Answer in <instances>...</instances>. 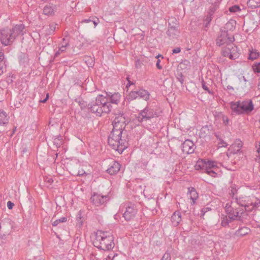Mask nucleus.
Returning <instances> with one entry per match:
<instances>
[{
  "mask_svg": "<svg viewBox=\"0 0 260 260\" xmlns=\"http://www.w3.org/2000/svg\"><path fill=\"white\" fill-rule=\"evenodd\" d=\"M233 23L235 24L236 23H235V22H234V21H233V20L229 21L225 24L226 28H229L230 29H232L234 27Z\"/></svg>",
  "mask_w": 260,
  "mask_h": 260,
  "instance_id": "obj_45",
  "label": "nucleus"
},
{
  "mask_svg": "<svg viewBox=\"0 0 260 260\" xmlns=\"http://www.w3.org/2000/svg\"><path fill=\"white\" fill-rule=\"evenodd\" d=\"M207 129V127H203L202 129H201V132H205V130Z\"/></svg>",
  "mask_w": 260,
  "mask_h": 260,
  "instance_id": "obj_63",
  "label": "nucleus"
},
{
  "mask_svg": "<svg viewBox=\"0 0 260 260\" xmlns=\"http://www.w3.org/2000/svg\"><path fill=\"white\" fill-rule=\"evenodd\" d=\"M66 49L67 48H65L63 46H60L58 50L55 53L54 56L57 57L61 53L66 51Z\"/></svg>",
  "mask_w": 260,
  "mask_h": 260,
  "instance_id": "obj_40",
  "label": "nucleus"
},
{
  "mask_svg": "<svg viewBox=\"0 0 260 260\" xmlns=\"http://www.w3.org/2000/svg\"><path fill=\"white\" fill-rule=\"evenodd\" d=\"M212 13H209V14L206 16V18L204 20V26L205 28H208V25L212 20Z\"/></svg>",
  "mask_w": 260,
  "mask_h": 260,
  "instance_id": "obj_32",
  "label": "nucleus"
},
{
  "mask_svg": "<svg viewBox=\"0 0 260 260\" xmlns=\"http://www.w3.org/2000/svg\"><path fill=\"white\" fill-rule=\"evenodd\" d=\"M233 112L237 114H248L253 110V105L251 100L232 102L230 103Z\"/></svg>",
  "mask_w": 260,
  "mask_h": 260,
  "instance_id": "obj_6",
  "label": "nucleus"
},
{
  "mask_svg": "<svg viewBox=\"0 0 260 260\" xmlns=\"http://www.w3.org/2000/svg\"><path fill=\"white\" fill-rule=\"evenodd\" d=\"M57 23H51L48 25L43 27L42 30L45 37L49 36L54 34L56 29Z\"/></svg>",
  "mask_w": 260,
  "mask_h": 260,
  "instance_id": "obj_15",
  "label": "nucleus"
},
{
  "mask_svg": "<svg viewBox=\"0 0 260 260\" xmlns=\"http://www.w3.org/2000/svg\"><path fill=\"white\" fill-rule=\"evenodd\" d=\"M138 95L137 91H132L127 95V100L129 102L136 100L139 98Z\"/></svg>",
  "mask_w": 260,
  "mask_h": 260,
  "instance_id": "obj_28",
  "label": "nucleus"
},
{
  "mask_svg": "<svg viewBox=\"0 0 260 260\" xmlns=\"http://www.w3.org/2000/svg\"><path fill=\"white\" fill-rule=\"evenodd\" d=\"M126 79L128 81V83L126 85V87H128V86H130L131 85H133L134 84V83L133 82L129 80V78L128 77L126 78Z\"/></svg>",
  "mask_w": 260,
  "mask_h": 260,
  "instance_id": "obj_54",
  "label": "nucleus"
},
{
  "mask_svg": "<svg viewBox=\"0 0 260 260\" xmlns=\"http://www.w3.org/2000/svg\"><path fill=\"white\" fill-rule=\"evenodd\" d=\"M250 230L247 227L243 226L235 232V235L237 236H243L248 234Z\"/></svg>",
  "mask_w": 260,
  "mask_h": 260,
  "instance_id": "obj_25",
  "label": "nucleus"
},
{
  "mask_svg": "<svg viewBox=\"0 0 260 260\" xmlns=\"http://www.w3.org/2000/svg\"><path fill=\"white\" fill-rule=\"evenodd\" d=\"M216 9L215 8V7H214L213 8H211L210 9V12L211 13H212V15L213 14V13L214 12V11H215Z\"/></svg>",
  "mask_w": 260,
  "mask_h": 260,
  "instance_id": "obj_58",
  "label": "nucleus"
},
{
  "mask_svg": "<svg viewBox=\"0 0 260 260\" xmlns=\"http://www.w3.org/2000/svg\"><path fill=\"white\" fill-rule=\"evenodd\" d=\"M53 143L57 148L59 147L62 144V137L59 136L56 138H55L53 140Z\"/></svg>",
  "mask_w": 260,
  "mask_h": 260,
  "instance_id": "obj_33",
  "label": "nucleus"
},
{
  "mask_svg": "<svg viewBox=\"0 0 260 260\" xmlns=\"http://www.w3.org/2000/svg\"><path fill=\"white\" fill-rule=\"evenodd\" d=\"M243 146V143L240 139H237L234 144L231 146L232 152L234 153H237L240 152L241 148Z\"/></svg>",
  "mask_w": 260,
  "mask_h": 260,
  "instance_id": "obj_19",
  "label": "nucleus"
},
{
  "mask_svg": "<svg viewBox=\"0 0 260 260\" xmlns=\"http://www.w3.org/2000/svg\"><path fill=\"white\" fill-rule=\"evenodd\" d=\"M226 88L228 90H234V88L232 86L228 85Z\"/></svg>",
  "mask_w": 260,
  "mask_h": 260,
  "instance_id": "obj_59",
  "label": "nucleus"
},
{
  "mask_svg": "<svg viewBox=\"0 0 260 260\" xmlns=\"http://www.w3.org/2000/svg\"><path fill=\"white\" fill-rule=\"evenodd\" d=\"M158 116V112L151 106H146L138 114L137 118L139 122L146 121Z\"/></svg>",
  "mask_w": 260,
  "mask_h": 260,
  "instance_id": "obj_7",
  "label": "nucleus"
},
{
  "mask_svg": "<svg viewBox=\"0 0 260 260\" xmlns=\"http://www.w3.org/2000/svg\"><path fill=\"white\" fill-rule=\"evenodd\" d=\"M194 144L189 139L186 140L181 145L182 151L187 154H191L194 151Z\"/></svg>",
  "mask_w": 260,
  "mask_h": 260,
  "instance_id": "obj_13",
  "label": "nucleus"
},
{
  "mask_svg": "<svg viewBox=\"0 0 260 260\" xmlns=\"http://www.w3.org/2000/svg\"><path fill=\"white\" fill-rule=\"evenodd\" d=\"M237 189H236L235 185L231 186L230 190L229 191V194L232 198V200H234V198L238 197L237 196Z\"/></svg>",
  "mask_w": 260,
  "mask_h": 260,
  "instance_id": "obj_30",
  "label": "nucleus"
},
{
  "mask_svg": "<svg viewBox=\"0 0 260 260\" xmlns=\"http://www.w3.org/2000/svg\"><path fill=\"white\" fill-rule=\"evenodd\" d=\"M194 167L197 170H205L206 171L207 168L206 160L204 159L199 160L197 162Z\"/></svg>",
  "mask_w": 260,
  "mask_h": 260,
  "instance_id": "obj_22",
  "label": "nucleus"
},
{
  "mask_svg": "<svg viewBox=\"0 0 260 260\" xmlns=\"http://www.w3.org/2000/svg\"><path fill=\"white\" fill-rule=\"evenodd\" d=\"M91 202L96 206L103 205L109 200L108 196H103L98 193L94 192L90 198Z\"/></svg>",
  "mask_w": 260,
  "mask_h": 260,
  "instance_id": "obj_12",
  "label": "nucleus"
},
{
  "mask_svg": "<svg viewBox=\"0 0 260 260\" xmlns=\"http://www.w3.org/2000/svg\"><path fill=\"white\" fill-rule=\"evenodd\" d=\"M79 104L82 109H85L88 106V105L87 104L86 102H84V101H80Z\"/></svg>",
  "mask_w": 260,
  "mask_h": 260,
  "instance_id": "obj_46",
  "label": "nucleus"
},
{
  "mask_svg": "<svg viewBox=\"0 0 260 260\" xmlns=\"http://www.w3.org/2000/svg\"><path fill=\"white\" fill-rule=\"evenodd\" d=\"M60 46H63L65 48L69 46V41L66 38H63L62 42L60 44Z\"/></svg>",
  "mask_w": 260,
  "mask_h": 260,
  "instance_id": "obj_43",
  "label": "nucleus"
},
{
  "mask_svg": "<svg viewBox=\"0 0 260 260\" xmlns=\"http://www.w3.org/2000/svg\"><path fill=\"white\" fill-rule=\"evenodd\" d=\"M67 220V218L66 217H62L60 219H56L53 221L52 223L54 226H57L59 223L65 222Z\"/></svg>",
  "mask_w": 260,
  "mask_h": 260,
  "instance_id": "obj_36",
  "label": "nucleus"
},
{
  "mask_svg": "<svg viewBox=\"0 0 260 260\" xmlns=\"http://www.w3.org/2000/svg\"><path fill=\"white\" fill-rule=\"evenodd\" d=\"M207 164V168L206 171L208 170V169H217V166L216 162L213 161L208 160L206 161Z\"/></svg>",
  "mask_w": 260,
  "mask_h": 260,
  "instance_id": "obj_34",
  "label": "nucleus"
},
{
  "mask_svg": "<svg viewBox=\"0 0 260 260\" xmlns=\"http://www.w3.org/2000/svg\"><path fill=\"white\" fill-rule=\"evenodd\" d=\"M25 26L23 24H17L12 29L8 27L0 30V41L5 46L12 44L16 37L20 35H23V30Z\"/></svg>",
  "mask_w": 260,
  "mask_h": 260,
  "instance_id": "obj_5",
  "label": "nucleus"
},
{
  "mask_svg": "<svg viewBox=\"0 0 260 260\" xmlns=\"http://www.w3.org/2000/svg\"><path fill=\"white\" fill-rule=\"evenodd\" d=\"M169 22V27L167 31V34L170 39H174L178 36L179 32L178 30V24L174 21L176 20L175 18L171 19Z\"/></svg>",
  "mask_w": 260,
  "mask_h": 260,
  "instance_id": "obj_10",
  "label": "nucleus"
},
{
  "mask_svg": "<svg viewBox=\"0 0 260 260\" xmlns=\"http://www.w3.org/2000/svg\"><path fill=\"white\" fill-rule=\"evenodd\" d=\"M137 213V209L135 204L128 203L126 210L123 214V216L126 221H129L133 219Z\"/></svg>",
  "mask_w": 260,
  "mask_h": 260,
  "instance_id": "obj_11",
  "label": "nucleus"
},
{
  "mask_svg": "<svg viewBox=\"0 0 260 260\" xmlns=\"http://www.w3.org/2000/svg\"><path fill=\"white\" fill-rule=\"evenodd\" d=\"M95 26H96L99 22V19L97 18L96 20H91Z\"/></svg>",
  "mask_w": 260,
  "mask_h": 260,
  "instance_id": "obj_55",
  "label": "nucleus"
},
{
  "mask_svg": "<svg viewBox=\"0 0 260 260\" xmlns=\"http://www.w3.org/2000/svg\"><path fill=\"white\" fill-rule=\"evenodd\" d=\"M160 260H171V252L169 250H167Z\"/></svg>",
  "mask_w": 260,
  "mask_h": 260,
  "instance_id": "obj_38",
  "label": "nucleus"
},
{
  "mask_svg": "<svg viewBox=\"0 0 260 260\" xmlns=\"http://www.w3.org/2000/svg\"><path fill=\"white\" fill-rule=\"evenodd\" d=\"M54 13L53 8L49 5H46L43 9V14L46 15H52Z\"/></svg>",
  "mask_w": 260,
  "mask_h": 260,
  "instance_id": "obj_27",
  "label": "nucleus"
},
{
  "mask_svg": "<svg viewBox=\"0 0 260 260\" xmlns=\"http://www.w3.org/2000/svg\"><path fill=\"white\" fill-rule=\"evenodd\" d=\"M208 175L211 176L212 177H215L217 176V173L215 172L214 170L209 169L205 171Z\"/></svg>",
  "mask_w": 260,
  "mask_h": 260,
  "instance_id": "obj_42",
  "label": "nucleus"
},
{
  "mask_svg": "<svg viewBox=\"0 0 260 260\" xmlns=\"http://www.w3.org/2000/svg\"><path fill=\"white\" fill-rule=\"evenodd\" d=\"M14 206V204L11 201L7 202V207L9 209H12Z\"/></svg>",
  "mask_w": 260,
  "mask_h": 260,
  "instance_id": "obj_48",
  "label": "nucleus"
},
{
  "mask_svg": "<svg viewBox=\"0 0 260 260\" xmlns=\"http://www.w3.org/2000/svg\"><path fill=\"white\" fill-rule=\"evenodd\" d=\"M233 220H239V219H233L230 218L229 217V215L228 214V217L223 218L221 221V225L223 226H226L229 225V223H230Z\"/></svg>",
  "mask_w": 260,
  "mask_h": 260,
  "instance_id": "obj_31",
  "label": "nucleus"
},
{
  "mask_svg": "<svg viewBox=\"0 0 260 260\" xmlns=\"http://www.w3.org/2000/svg\"><path fill=\"white\" fill-rule=\"evenodd\" d=\"M240 10L239 7L237 5H235V6H232L229 8V11L231 12H236Z\"/></svg>",
  "mask_w": 260,
  "mask_h": 260,
  "instance_id": "obj_44",
  "label": "nucleus"
},
{
  "mask_svg": "<svg viewBox=\"0 0 260 260\" xmlns=\"http://www.w3.org/2000/svg\"><path fill=\"white\" fill-rule=\"evenodd\" d=\"M188 193H189V198L192 200L191 204H194L196 200L198 198V193L196 189L193 187L188 188Z\"/></svg>",
  "mask_w": 260,
  "mask_h": 260,
  "instance_id": "obj_21",
  "label": "nucleus"
},
{
  "mask_svg": "<svg viewBox=\"0 0 260 260\" xmlns=\"http://www.w3.org/2000/svg\"><path fill=\"white\" fill-rule=\"evenodd\" d=\"M120 167L121 165L118 162L113 161L111 164L110 168L107 170V172L110 175H115L119 171Z\"/></svg>",
  "mask_w": 260,
  "mask_h": 260,
  "instance_id": "obj_16",
  "label": "nucleus"
},
{
  "mask_svg": "<svg viewBox=\"0 0 260 260\" xmlns=\"http://www.w3.org/2000/svg\"><path fill=\"white\" fill-rule=\"evenodd\" d=\"M244 210V212H251L260 206V200L254 196H248L246 201Z\"/></svg>",
  "mask_w": 260,
  "mask_h": 260,
  "instance_id": "obj_9",
  "label": "nucleus"
},
{
  "mask_svg": "<svg viewBox=\"0 0 260 260\" xmlns=\"http://www.w3.org/2000/svg\"><path fill=\"white\" fill-rule=\"evenodd\" d=\"M181 51V49L179 47L174 48L173 50V53H178Z\"/></svg>",
  "mask_w": 260,
  "mask_h": 260,
  "instance_id": "obj_52",
  "label": "nucleus"
},
{
  "mask_svg": "<svg viewBox=\"0 0 260 260\" xmlns=\"http://www.w3.org/2000/svg\"><path fill=\"white\" fill-rule=\"evenodd\" d=\"M48 97H49V95H48V93L46 95V97L45 99H44L43 100H42L40 102H42V103H46V101H47L48 99Z\"/></svg>",
  "mask_w": 260,
  "mask_h": 260,
  "instance_id": "obj_56",
  "label": "nucleus"
},
{
  "mask_svg": "<svg viewBox=\"0 0 260 260\" xmlns=\"http://www.w3.org/2000/svg\"><path fill=\"white\" fill-rule=\"evenodd\" d=\"M91 21V20L89 19H84L82 21V22H86V23H88L89 22H90Z\"/></svg>",
  "mask_w": 260,
  "mask_h": 260,
  "instance_id": "obj_60",
  "label": "nucleus"
},
{
  "mask_svg": "<svg viewBox=\"0 0 260 260\" xmlns=\"http://www.w3.org/2000/svg\"><path fill=\"white\" fill-rule=\"evenodd\" d=\"M220 144H222V146L223 147H226L227 146V144L225 142H224L223 140L221 141Z\"/></svg>",
  "mask_w": 260,
  "mask_h": 260,
  "instance_id": "obj_57",
  "label": "nucleus"
},
{
  "mask_svg": "<svg viewBox=\"0 0 260 260\" xmlns=\"http://www.w3.org/2000/svg\"><path fill=\"white\" fill-rule=\"evenodd\" d=\"M89 59H90V60L91 61V62L89 63V65L88 66H91V65L92 64V63H93V60H92V58H89Z\"/></svg>",
  "mask_w": 260,
  "mask_h": 260,
  "instance_id": "obj_62",
  "label": "nucleus"
},
{
  "mask_svg": "<svg viewBox=\"0 0 260 260\" xmlns=\"http://www.w3.org/2000/svg\"><path fill=\"white\" fill-rule=\"evenodd\" d=\"M6 62L3 49L0 48V76L6 71Z\"/></svg>",
  "mask_w": 260,
  "mask_h": 260,
  "instance_id": "obj_18",
  "label": "nucleus"
},
{
  "mask_svg": "<svg viewBox=\"0 0 260 260\" xmlns=\"http://www.w3.org/2000/svg\"><path fill=\"white\" fill-rule=\"evenodd\" d=\"M107 99H108V102L110 103V104H114L117 105L121 98V95L120 93L118 92H115L113 94H112L111 93H107Z\"/></svg>",
  "mask_w": 260,
  "mask_h": 260,
  "instance_id": "obj_14",
  "label": "nucleus"
},
{
  "mask_svg": "<svg viewBox=\"0 0 260 260\" xmlns=\"http://www.w3.org/2000/svg\"><path fill=\"white\" fill-rule=\"evenodd\" d=\"M222 120L223 121V123L225 124V125H227L228 124V122H229V119L228 118V117L225 116H222Z\"/></svg>",
  "mask_w": 260,
  "mask_h": 260,
  "instance_id": "obj_51",
  "label": "nucleus"
},
{
  "mask_svg": "<svg viewBox=\"0 0 260 260\" xmlns=\"http://www.w3.org/2000/svg\"><path fill=\"white\" fill-rule=\"evenodd\" d=\"M230 50H231V53L230 55V58L232 60H235L239 57V55L240 54L239 52V50L237 46L234 45L232 43L231 44V46H230Z\"/></svg>",
  "mask_w": 260,
  "mask_h": 260,
  "instance_id": "obj_20",
  "label": "nucleus"
},
{
  "mask_svg": "<svg viewBox=\"0 0 260 260\" xmlns=\"http://www.w3.org/2000/svg\"><path fill=\"white\" fill-rule=\"evenodd\" d=\"M209 210H211L210 208H203L201 210V216H203L205 215V213L207 212V211H209Z\"/></svg>",
  "mask_w": 260,
  "mask_h": 260,
  "instance_id": "obj_47",
  "label": "nucleus"
},
{
  "mask_svg": "<svg viewBox=\"0 0 260 260\" xmlns=\"http://www.w3.org/2000/svg\"><path fill=\"white\" fill-rule=\"evenodd\" d=\"M160 60L159 59H158L156 61V66L157 68L159 70H161L162 68V66L160 64Z\"/></svg>",
  "mask_w": 260,
  "mask_h": 260,
  "instance_id": "obj_50",
  "label": "nucleus"
},
{
  "mask_svg": "<svg viewBox=\"0 0 260 260\" xmlns=\"http://www.w3.org/2000/svg\"><path fill=\"white\" fill-rule=\"evenodd\" d=\"M111 104L108 102L107 96L99 94L95 100L88 104V109L92 113L97 116H101L102 113H109L112 109Z\"/></svg>",
  "mask_w": 260,
  "mask_h": 260,
  "instance_id": "obj_3",
  "label": "nucleus"
},
{
  "mask_svg": "<svg viewBox=\"0 0 260 260\" xmlns=\"http://www.w3.org/2000/svg\"><path fill=\"white\" fill-rule=\"evenodd\" d=\"M231 51L230 46H227L222 50V54L225 57H229L230 58V55L231 53Z\"/></svg>",
  "mask_w": 260,
  "mask_h": 260,
  "instance_id": "obj_35",
  "label": "nucleus"
},
{
  "mask_svg": "<svg viewBox=\"0 0 260 260\" xmlns=\"http://www.w3.org/2000/svg\"><path fill=\"white\" fill-rule=\"evenodd\" d=\"M247 6L252 9L258 7L260 6V0H248Z\"/></svg>",
  "mask_w": 260,
  "mask_h": 260,
  "instance_id": "obj_26",
  "label": "nucleus"
},
{
  "mask_svg": "<svg viewBox=\"0 0 260 260\" xmlns=\"http://www.w3.org/2000/svg\"><path fill=\"white\" fill-rule=\"evenodd\" d=\"M234 41V37L233 35L230 36L228 30H221L220 36H218L216 40V44L219 46L225 44L226 46H231V44Z\"/></svg>",
  "mask_w": 260,
  "mask_h": 260,
  "instance_id": "obj_8",
  "label": "nucleus"
},
{
  "mask_svg": "<svg viewBox=\"0 0 260 260\" xmlns=\"http://www.w3.org/2000/svg\"><path fill=\"white\" fill-rule=\"evenodd\" d=\"M202 88L206 91L208 92V93L211 95L214 94V91L212 90H210L209 88L207 87V86L206 84V82L204 81L203 79L202 80Z\"/></svg>",
  "mask_w": 260,
  "mask_h": 260,
  "instance_id": "obj_37",
  "label": "nucleus"
},
{
  "mask_svg": "<svg viewBox=\"0 0 260 260\" xmlns=\"http://www.w3.org/2000/svg\"><path fill=\"white\" fill-rule=\"evenodd\" d=\"M135 66L137 68H140L141 67V62L140 59H137L135 62Z\"/></svg>",
  "mask_w": 260,
  "mask_h": 260,
  "instance_id": "obj_49",
  "label": "nucleus"
},
{
  "mask_svg": "<svg viewBox=\"0 0 260 260\" xmlns=\"http://www.w3.org/2000/svg\"><path fill=\"white\" fill-rule=\"evenodd\" d=\"M137 91L139 94V98H142L146 101L149 99L150 94L147 90L143 89H140L139 90H137Z\"/></svg>",
  "mask_w": 260,
  "mask_h": 260,
  "instance_id": "obj_23",
  "label": "nucleus"
},
{
  "mask_svg": "<svg viewBox=\"0 0 260 260\" xmlns=\"http://www.w3.org/2000/svg\"><path fill=\"white\" fill-rule=\"evenodd\" d=\"M117 255H117V254H114V255H113V256H112L111 260H114V259L115 257V256H117Z\"/></svg>",
  "mask_w": 260,
  "mask_h": 260,
  "instance_id": "obj_64",
  "label": "nucleus"
},
{
  "mask_svg": "<svg viewBox=\"0 0 260 260\" xmlns=\"http://www.w3.org/2000/svg\"><path fill=\"white\" fill-rule=\"evenodd\" d=\"M259 55V53L256 50H249V54L248 59L251 60H254L257 58Z\"/></svg>",
  "mask_w": 260,
  "mask_h": 260,
  "instance_id": "obj_29",
  "label": "nucleus"
},
{
  "mask_svg": "<svg viewBox=\"0 0 260 260\" xmlns=\"http://www.w3.org/2000/svg\"><path fill=\"white\" fill-rule=\"evenodd\" d=\"M159 57H161L162 58H164L163 56L162 55L159 54L156 56V58L158 59Z\"/></svg>",
  "mask_w": 260,
  "mask_h": 260,
  "instance_id": "obj_61",
  "label": "nucleus"
},
{
  "mask_svg": "<svg viewBox=\"0 0 260 260\" xmlns=\"http://www.w3.org/2000/svg\"><path fill=\"white\" fill-rule=\"evenodd\" d=\"M115 115L113 129L108 137V142L110 146L120 154L127 147V134L125 127L129 120L122 112L116 113Z\"/></svg>",
  "mask_w": 260,
  "mask_h": 260,
  "instance_id": "obj_1",
  "label": "nucleus"
},
{
  "mask_svg": "<svg viewBox=\"0 0 260 260\" xmlns=\"http://www.w3.org/2000/svg\"><path fill=\"white\" fill-rule=\"evenodd\" d=\"M252 69H253V71L255 73H260V62L255 63L252 66Z\"/></svg>",
  "mask_w": 260,
  "mask_h": 260,
  "instance_id": "obj_39",
  "label": "nucleus"
},
{
  "mask_svg": "<svg viewBox=\"0 0 260 260\" xmlns=\"http://www.w3.org/2000/svg\"><path fill=\"white\" fill-rule=\"evenodd\" d=\"M248 196L238 197L231 200L230 203L226 204L225 210L227 214L229 215L230 218L239 219V221L243 222L246 219L248 214L244 212L246 201Z\"/></svg>",
  "mask_w": 260,
  "mask_h": 260,
  "instance_id": "obj_2",
  "label": "nucleus"
},
{
  "mask_svg": "<svg viewBox=\"0 0 260 260\" xmlns=\"http://www.w3.org/2000/svg\"><path fill=\"white\" fill-rule=\"evenodd\" d=\"M173 226H177L182 220L181 214L179 211H175L171 217Z\"/></svg>",
  "mask_w": 260,
  "mask_h": 260,
  "instance_id": "obj_17",
  "label": "nucleus"
},
{
  "mask_svg": "<svg viewBox=\"0 0 260 260\" xmlns=\"http://www.w3.org/2000/svg\"><path fill=\"white\" fill-rule=\"evenodd\" d=\"M256 147L257 148L256 151L258 154V155L257 156L260 159V144H259L258 146L256 145Z\"/></svg>",
  "mask_w": 260,
  "mask_h": 260,
  "instance_id": "obj_53",
  "label": "nucleus"
},
{
  "mask_svg": "<svg viewBox=\"0 0 260 260\" xmlns=\"http://www.w3.org/2000/svg\"><path fill=\"white\" fill-rule=\"evenodd\" d=\"M8 117L6 113L3 110H0V125H4L8 123Z\"/></svg>",
  "mask_w": 260,
  "mask_h": 260,
  "instance_id": "obj_24",
  "label": "nucleus"
},
{
  "mask_svg": "<svg viewBox=\"0 0 260 260\" xmlns=\"http://www.w3.org/2000/svg\"><path fill=\"white\" fill-rule=\"evenodd\" d=\"M93 243L95 247L104 251L110 250L115 246L114 237L111 233L102 230H98L96 232Z\"/></svg>",
  "mask_w": 260,
  "mask_h": 260,
  "instance_id": "obj_4",
  "label": "nucleus"
},
{
  "mask_svg": "<svg viewBox=\"0 0 260 260\" xmlns=\"http://www.w3.org/2000/svg\"><path fill=\"white\" fill-rule=\"evenodd\" d=\"M84 174H86V172L85 171L83 170V169H81V170H79L78 171V172H76V171H74L72 173V175H75V176H83Z\"/></svg>",
  "mask_w": 260,
  "mask_h": 260,
  "instance_id": "obj_41",
  "label": "nucleus"
}]
</instances>
